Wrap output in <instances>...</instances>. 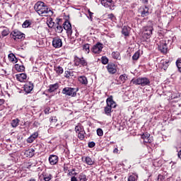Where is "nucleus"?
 I'll use <instances>...</instances> for the list:
<instances>
[{"label":"nucleus","instance_id":"34","mask_svg":"<svg viewBox=\"0 0 181 181\" xmlns=\"http://www.w3.org/2000/svg\"><path fill=\"white\" fill-rule=\"evenodd\" d=\"M55 31L57 32V33H62V32H63V27L60 25L59 23L56 24Z\"/></svg>","mask_w":181,"mask_h":181},{"label":"nucleus","instance_id":"13","mask_svg":"<svg viewBox=\"0 0 181 181\" xmlns=\"http://www.w3.org/2000/svg\"><path fill=\"white\" fill-rule=\"evenodd\" d=\"M141 139H143L144 144H151L152 143V141H153L152 137H151V134L148 133L143 134L141 136Z\"/></svg>","mask_w":181,"mask_h":181},{"label":"nucleus","instance_id":"47","mask_svg":"<svg viewBox=\"0 0 181 181\" xmlns=\"http://www.w3.org/2000/svg\"><path fill=\"white\" fill-rule=\"evenodd\" d=\"M158 181H165V176H163L162 175H159L158 176Z\"/></svg>","mask_w":181,"mask_h":181},{"label":"nucleus","instance_id":"25","mask_svg":"<svg viewBox=\"0 0 181 181\" xmlns=\"http://www.w3.org/2000/svg\"><path fill=\"white\" fill-rule=\"evenodd\" d=\"M57 88H59V84L54 83V84L49 86L48 91H49V93H53V92L56 91V90H57Z\"/></svg>","mask_w":181,"mask_h":181},{"label":"nucleus","instance_id":"48","mask_svg":"<svg viewBox=\"0 0 181 181\" xmlns=\"http://www.w3.org/2000/svg\"><path fill=\"white\" fill-rule=\"evenodd\" d=\"M4 103H5V100L0 99V105H4Z\"/></svg>","mask_w":181,"mask_h":181},{"label":"nucleus","instance_id":"39","mask_svg":"<svg viewBox=\"0 0 181 181\" xmlns=\"http://www.w3.org/2000/svg\"><path fill=\"white\" fill-rule=\"evenodd\" d=\"M32 25V23L29 20H26L22 25L23 28H29Z\"/></svg>","mask_w":181,"mask_h":181},{"label":"nucleus","instance_id":"28","mask_svg":"<svg viewBox=\"0 0 181 181\" xmlns=\"http://www.w3.org/2000/svg\"><path fill=\"white\" fill-rule=\"evenodd\" d=\"M138 180V175L136 174H130L129 175L127 181H136Z\"/></svg>","mask_w":181,"mask_h":181},{"label":"nucleus","instance_id":"19","mask_svg":"<svg viewBox=\"0 0 181 181\" xmlns=\"http://www.w3.org/2000/svg\"><path fill=\"white\" fill-rule=\"evenodd\" d=\"M33 90V83L28 82L24 85V91L27 93H30Z\"/></svg>","mask_w":181,"mask_h":181},{"label":"nucleus","instance_id":"37","mask_svg":"<svg viewBox=\"0 0 181 181\" xmlns=\"http://www.w3.org/2000/svg\"><path fill=\"white\" fill-rule=\"evenodd\" d=\"M16 70L17 71H25V66L23 65H19V64H16L15 65Z\"/></svg>","mask_w":181,"mask_h":181},{"label":"nucleus","instance_id":"24","mask_svg":"<svg viewBox=\"0 0 181 181\" xmlns=\"http://www.w3.org/2000/svg\"><path fill=\"white\" fill-rule=\"evenodd\" d=\"M160 66L163 70H166L169 67V61L162 60L160 63Z\"/></svg>","mask_w":181,"mask_h":181},{"label":"nucleus","instance_id":"6","mask_svg":"<svg viewBox=\"0 0 181 181\" xmlns=\"http://www.w3.org/2000/svg\"><path fill=\"white\" fill-rule=\"evenodd\" d=\"M133 83L137 86L145 87V86H149V84H151V81H149L148 78H138L137 79L133 81Z\"/></svg>","mask_w":181,"mask_h":181},{"label":"nucleus","instance_id":"22","mask_svg":"<svg viewBox=\"0 0 181 181\" xmlns=\"http://www.w3.org/2000/svg\"><path fill=\"white\" fill-rule=\"evenodd\" d=\"M37 136H39V134L37 132H35L30 137L28 138L27 142L28 144H32V142H33V141H35V139H36Z\"/></svg>","mask_w":181,"mask_h":181},{"label":"nucleus","instance_id":"18","mask_svg":"<svg viewBox=\"0 0 181 181\" xmlns=\"http://www.w3.org/2000/svg\"><path fill=\"white\" fill-rule=\"evenodd\" d=\"M49 162L50 165H56L59 162V157L56 155H51L49 157Z\"/></svg>","mask_w":181,"mask_h":181},{"label":"nucleus","instance_id":"44","mask_svg":"<svg viewBox=\"0 0 181 181\" xmlns=\"http://www.w3.org/2000/svg\"><path fill=\"white\" fill-rule=\"evenodd\" d=\"M97 134H98V136H103V135H104V132H103V129H98Z\"/></svg>","mask_w":181,"mask_h":181},{"label":"nucleus","instance_id":"41","mask_svg":"<svg viewBox=\"0 0 181 181\" xmlns=\"http://www.w3.org/2000/svg\"><path fill=\"white\" fill-rule=\"evenodd\" d=\"M49 122H51V124L52 125H54L56 124V122H57V117H51L49 118Z\"/></svg>","mask_w":181,"mask_h":181},{"label":"nucleus","instance_id":"49","mask_svg":"<svg viewBox=\"0 0 181 181\" xmlns=\"http://www.w3.org/2000/svg\"><path fill=\"white\" fill-rule=\"evenodd\" d=\"M71 181H77V177H72L71 178Z\"/></svg>","mask_w":181,"mask_h":181},{"label":"nucleus","instance_id":"9","mask_svg":"<svg viewBox=\"0 0 181 181\" xmlns=\"http://www.w3.org/2000/svg\"><path fill=\"white\" fill-rule=\"evenodd\" d=\"M153 30V28H152V26H146L143 28L142 33L144 36H146V39H149L151 37Z\"/></svg>","mask_w":181,"mask_h":181},{"label":"nucleus","instance_id":"38","mask_svg":"<svg viewBox=\"0 0 181 181\" xmlns=\"http://www.w3.org/2000/svg\"><path fill=\"white\" fill-rule=\"evenodd\" d=\"M139 56H141V52L140 51H137L132 56V59L133 60H138V59H139Z\"/></svg>","mask_w":181,"mask_h":181},{"label":"nucleus","instance_id":"16","mask_svg":"<svg viewBox=\"0 0 181 181\" xmlns=\"http://www.w3.org/2000/svg\"><path fill=\"white\" fill-rule=\"evenodd\" d=\"M101 4L105 8H110L114 6V1L112 0H101Z\"/></svg>","mask_w":181,"mask_h":181},{"label":"nucleus","instance_id":"52","mask_svg":"<svg viewBox=\"0 0 181 181\" xmlns=\"http://www.w3.org/2000/svg\"><path fill=\"white\" fill-rule=\"evenodd\" d=\"M143 4H148V0H141Z\"/></svg>","mask_w":181,"mask_h":181},{"label":"nucleus","instance_id":"43","mask_svg":"<svg viewBox=\"0 0 181 181\" xmlns=\"http://www.w3.org/2000/svg\"><path fill=\"white\" fill-rule=\"evenodd\" d=\"M119 80H121L122 83H124V81L127 80V75L126 74L120 75Z\"/></svg>","mask_w":181,"mask_h":181},{"label":"nucleus","instance_id":"51","mask_svg":"<svg viewBox=\"0 0 181 181\" xmlns=\"http://www.w3.org/2000/svg\"><path fill=\"white\" fill-rule=\"evenodd\" d=\"M119 151H118V148H115L114 151H113V153H118Z\"/></svg>","mask_w":181,"mask_h":181},{"label":"nucleus","instance_id":"17","mask_svg":"<svg viewBox=\"0 0 181 181\" xmlns=\"http://www.w3.org/2000/svg\"><path fill=\"white\" fill-rule=\"evenodd\" d=\"M16 77L18 81H20L21 83H25V81H26V78H28L26 74H18L16 75Z\"/></svg>","mask_w":181,"mask_h":181},{"label":"nucleus","instance_id":"12","mask_svg":"<svg viewBox=\"0 0 181 181\" xmlns=\"http://www.w3.org/2000/svg\"><path fill=\"white\" fill-rule=\"evenodd\" d=\"M63 28L64 30L66 31L68 36H71L73 35V30H71V24L69 21H65L63 24Z\"/></svg>","mask_w":181,"mask_h":181},{"label":"nucleus","instance_id":"31","mask_svg":"<svg viewBox=\"0 0 181 181\" xmlns=\"http://www.w3.org/2000/svg\"><path fill=\"white\" fill-rule=\"evenodd\" d=\"M78 179L79 181H88V178L87 177V175H86L83 173H81L78 175Z\"/></svg>","mask_w":181,"mask_h":181},{"label":"nucleus","instance_id":"45","mask_svg":"<svg viewBox=\"0 0 181 181\" xmlns=\"http://www.w3.org/2000/svg\"><path fill=\"white\" fill-rule=\"evenodd\" d=\"M102 63L103 64H107L108 63V58L105 57H102Z\"/></svg>","mask_w":181,"mask_h":181},{"label":"nucleus","instance_id":"10","mask_svg":"<svg viewBox=\"0 0 181 181\" xmlns=\"http://www.w3.org/2000/svg\"><path fill=\"white\" fill-rule=\"evenodd\" d=\"M103 47H104L103 46V44H101V42H98L96 45H93L91 50L95 54H100V53L103 52Z\"/></svg>","mask_w":181,"mask_h":181},{"label":"nucleus","instance_id":"1","mask_svg":"<svg viewBox=\"0 0 181 181\" xmlns=\"http://www.w3.org/2000/svg\"><path fill=\"white\" fill-rule=\"evenodd\" d=\"M34 9L40 16H46L48 13L51 15L53 13V11L43 1H37L34 6Z\"/></svg>","mask_w":181,"mask_h":181},{"label":"nucleus","instance_id":"30","mask_svg":"<svg viewBox=\"0 0 181 181\" xmlns=\"http://www.w3.org/2000/svg\"><path fill=\"white\" fill-rule=\"evenodd\" d=\"M54 71H56L57 74H63V68L60 66H55Z\"/></svg>","mask_w":181,"mask_h":181},{"label":"nucleus","instance_id":"42","mask_svg":"<svg viewBox=\"0 0 181 181\" xmlns=\"http://www.w3.org/2000/svg\"><path fill=\"white\" fill-rule=\"evenodd\" d=\"M177 67L178 69V71L181 73V59H178L176 62Z\"/></svg>","mask_w":181,"mask_h":181},{"label":"nucleus","instance_id":"36","mask_svg":"<svg viewBox=\"0 0 181 181\" xmlns=\"http://www.w3.org/2000/svg\"><path fill=\"white\" fill-rule=\"evenodd\" d=\"M112 56L113 59H116V60H119V59H121V56L119 55V52H113L112 53Z\"/></svg>","mask_w":181,"mask_h":181},{"label":"nucleus","instance_id":"14","mask_svg":"<svg viewBox=\"0 0 181 181\" xmlns=\"http://www.w3.org/2000/svg\"><path fill=\"white\" fill-rule=\"evenodd\" d=\"M107 69L110 74H115L117 73V66L115 64H107Z\"/></svg>","mask_w":181,"mask_h":181},{"label":"nucleus","instance_id":"11","mask_svg":"<svg viewBox=\"0 0 181 181\" xmlns=\"http://www.w3.org/2000/svg\"><path fill=\"white\" fill-rule=\"evenodd\" d=\"M52 46L55 49H60L62 46H63V41L59 37H56L53 38L52 40Z\"/></svg>","mask_w":181,"mask_h":181},{"label":"nucleus","instance_id":"32","mask_svg":"<svg viewBox=\"0 0 181 181\" xmlns=\"http://www.w3.org/2000/svg\"><path fill=\"white\" fill-rule=\"evenodd\" d=\"M11 125L13 128H16L19 125V119H14L11 121Z\"/></svg>","mask_w":181,"mask_h":181},{"label":"nucleus","instance_id":"26","mask_svg":"<svg viewBox=\"0 0 181 181\" xmlns=\"http://www.w3.org/2000/svg\"><path fill=\"white\" fill-rule=\"evenodd\" d=\"M131 28L129 27L124 26L122 28V33L124 36H129V30Z\"/></svg>","mask_w":181,"mask_h":181},{"label":"nucleus","instance_id":"7","mask_svg":"<svg viewBox=\"0 0 181 181\" xmlns=\"http://www.w3.org/2000/svg\"><path fill=\"white\" fill-rule=\"evenodd\" d=\"M74 64L75 66H79V67H86L87 66V61H86V59L84 57H78L76 56L74 57Z\"/></svg>","mask_w":181,"mask_h":181},{"label":"nucleus","instance_id":"23","mask_svg":"<svg viewBox=\"0 0 181 181\" xmlns=\"http://www.w3.org/2000/svg\"><path fill=\"white\" fill-rule=\"evenodd\" d=\"M25 155L27 158H32L35 155V150L33 148H30L25 151Z\"/></svg>","mask_w":181,"mask_h":181},{"label":"nucleus","instance_id":"29","mask_svg":"<svg viewBox=\"0 0 181 181\" xmlns=\"http://www.w3.org/2000/svg\"><path fill=\"white\" fill-rule=\"evenodd\" d=\"M8 59L10 62H12V63H18V59H16V57H15L13 54H8Z\"/></svg>","mask_w":181,"mask_h":181},{"label":"nucleus","instance_id":"3","mask_svg":"<svg viewBox=\"0 0 181 181\" xmlns=\"http://www.w3.org/2000/svg\"><path fill=\"white\" fill-rule=\"evenodd\" d=\"M106 103L107 106L105 107L104 109L105 114H106V115L110 116L111 112H112V108H115L117 107V103L114 101V100L112 99V96L109 97L107 99Z\"/></svg>","mask_w":181,"mask_h":181},{"label":"nucleus","instance_id":"46","mask_svg":"<svg viewBox=\"0 0 181 181\" xmlns=\"http://www.w3.org/2000/svg\"><path fill=\"white\" fill-rule=\"evenodd\" d=\"M88 148H94L95 146V143L94 141H90L88 144Z\"/></svg>","mask_w":181,"mask_h":181},{"label":"nucleus","instance_id":"40","mask_svg":"<svg viewBox=\"0 0 181 181\" xmlns=\"http://www.w3.org/2000/svg\"><path fill=\"white\" fill-rule=\"evenodd\" d=\"M64 74H65L64 77H66V78H70V77H71V76H73V71H66Z\"/></svg>","mask_w":181,"mask_h":181},{"label":"nucleus","instance_id":"33","mask_svg":"<svg viewBox=\"0 0 181 181\" xmlns=\"http://www.w3.org/2000/svg\"><path fill=\"white\" fill-rule=\"evenodd\" d=\"M83 52H85V53L88 54L90 53V45L85 44L84 45H83Z\"/></svg>","mask_w":181,"mask_h":181},{"label":"nucleus","instance_id":"27","mask_svg":"<svg viewBox=\"0 0 181 181\" xmlns=\"http://www.w3.org/2000/svg\"><path fill=\"white\" fill-rule=\"evenodd\" d=\"M1 28H3V30L1 31V36L3 37H5V36H8V35H9L10 33L9 28L6 27H1Z\"/></svg>","mask_w":181,"mask_h":181},{"label":"nucleus","instance_id":"4","mask_svg":"<svg viewBox=\"0 0 181 181\" xmlns=\"http://www.w3.org/2000/svg\"><path fill=\"white\" fill-rule=\"evenodd\" d=\"M62 93L64 95H69V97H76L77 95V90L74 88L66 87L62 90Z\"/></svg>","mask_w":181,"mask_h":181},{"label":"nucleus","instance_id":"35","mask_svg":"<svg viewBox=\"0 0 181 181\" xmlns=\"http://www.w3.org/2000/svg\"><path fill=\"white\" fill-rule=\"evenodd\" d=\"M47 26L50 28H53L54 26V22L53 21V19L52 18H49L47 21Z\"/></svg>","mask_w":181,"mask_h":181},{"label":"nucleus","instance_id":"5","mask_svg":"<svg viewBox=\"0 0 181 181\" xmlns=\"http://www.w3.org/2000/svg\"><path fill=\"white\" fill-rule=\"evenodd\" d=\"M75 131L78 135V138L81 141H83V139H84V138H86V131H84V127H83V126H81L80 124L76 126Z\"/></svg>","mask_w":181,"mask_h":181},{"label":"nucleus","instance_id":"8","mask_svg":"<svg viewBox=\"0 0 181 181\" xmlns=\"http://www.w3.org/2000/svg\"><path fill=\"white\" fill-rule=\"evenodd\" d=\"M11 35L13 36L14 40H23L25 39V34L18 30H14L11 32Z\"/></svg>","mask_w":181,"mask_h":181},{"label":"nucleus","instance_id":"21","mask_svg":"<svg viewBox=\"0 0 181 181\" xmlns=\"http://www.w3.org/2000/svg\"><path fill=\"white\" fill-rule=\"evenodd\" d=\"M141 15L143 18L145 16H148L149 15V8L147 6H144L141 8Z\"/></svg>","mask_w":181,"mask_h":181},{"label":"nucleus","instance_id":"15","mask_svg":"<svg viewBox=\"0 0 181 181\" xmlns=\"http://www.w3.org/2000/svg\"><path fill=\"white\" fill-rule=\"evenodd\" d=\"M81 159L82 162L86 163V165H88L89 166H93L95 163L94 160H93L90 156H83Z\"/></svg>","mask_w":181,"mask_h":181},{"label":"nucleus","instance_id":"50","mask_svg":"<svg viewBox=\"0 0 181 181\" xmlns=\"http://www.w3.org/2000/svg\"><path fill=\"white\" fill-rule=\"evenodd\" d=\"M88 13H89V16H90V19H92L93 13L91 11H88Z\"/></svg>","mask_w":181,"mask_h":181},{"label":"nucleus","instance_id":"2","mask_svg":"<svg viewBox=\"0 0 181 181\" xmlns=\"http://www.w3.org/2000/svg\"><path fill=\"white\" fill-rule=\"evenodd\" d=\"M173 43V38H164L160 40L158 43V50L161 52V53H168V46L169 45H172Z\"/></svg>","mask_w":181,"mask_h":181},{"label":"nucleus","instance_id":"20","mask_svg":"<svg viewBox=\"0 0 181 181\" xmlns=\"http://www.w3.org/2000/svg\"><path fill=\"white\" fill-rule=\"evenodd\" d=\"M78 81L80 84H82L83 86H87V84H88V80L87 79V77L84 76H78Z\"/></svg>","mask_w":181,"mask_h":181}]
</instances>
